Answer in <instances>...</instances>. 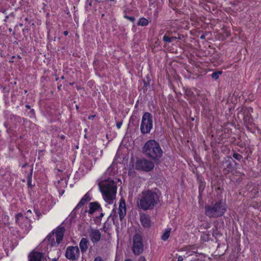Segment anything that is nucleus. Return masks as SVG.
I'll return each mask as SVG.
<instances>
[{
  "label": "nucleus",
  "mask_w": 261,
  "mask_h": 261,
  "mask_svg": "<svg viewBox=\"0 0 261 261\" xmlns=\"http://www.w3.org/2000/svg\"><path fill=\"white\" fill-rule=\"evenodd\" d=\"M159 201V194L155 191L148 190L139 195L137 204L139 208L147 211L152 210Z\"/></svg>",
  "instance_id": "1"
},
{
  "label": "nucleus",
  "mask_w": 261,
  "mask_h": 261,
  "mask_svg": "<svg viewBox=\"0 0 261 261\" xmlns=\"http://www.w3.org/2000/svg\"><path fill=\"white\" fill-rule=\"evenodd\" d=\"M142 153L146 157L159 163L163 156V151L158 142L155 140L147 141L142 147Z\"/></svg>",
  "instance_id": "2"
},
{
  "label": "nucleus",
  "mask_w": 261,
  "mask_h": 261,
  "mask_svg": "<svg viewBox=\"0 0 261 261\" xmlns=\"http://www.w3.org/2000/svg\"><path fill=\"white\" fill-rule=\"evenodd\" d=\"M98 185L104 199L109 203H112L113 200L115 198L117 192V186L114 181L108 179L101 181Z\"/></svg>",
  "instance_id": "3"
},
{
  "label": "nucleus",
  "mask_w": 261,
  "mask_h": 261,
  "mask_svg": "<svg viewBox=\"0 0 261 261\" xmlns=\"http://www.w3.org/2000/svg\"><path fill=\"white\" fill-rule=\"evenodd\" d=\"M226 210V205L222 200L213 202L205 206V214L210 218L222 216Z\"/></svg>",
  "instance_id": "4"
},
{
  "label": "nucleus",
  "mask_w": 261,
  "mask_h": 261,
  "mask_svg": "<svg viewBox=\"0 0 261 261\" xmlns=\"http://www.w3.org/2000/svg\"><path fill=\"white\" fill-rule=\"evenodd\" d=\"M65 231L64 227L60 225L47 236L45 241L47 240L48 241L50 247L58 245L63 240Z\"/></svg>",
  "instance_id": "5"
},
{
  "label": "nucleus",
  "mask_w": 261,
  "mask_h": 261,
  "mask_svg": "<svg viewBox=\"0 0 261 261\" xmlns=\"http://www.w3.org/2000/svg\"><path fill=\"white\" fill-rule=\"evenodd\" d=\"M153 127L152 116L148 112L144 113L141 123L140 130L142 134H146L150 133Z\"/></svg>",
  "instance_id": "6"
},
{
  "label": "nucleus",
  "mask_w": 261,
  "mask_h": 261,
  "mask_svg": "<svg viewBox=\"0 0 261 261\" xmlns=\"http://www.w3.org/2000/svg\"><path fill=\"white\" fill-rule=\"evenodd\" d=\"M154 167V163L145 158L137 159L135 163V169L137 170L148 172Z\"/></svg>",
  "instance_id": "7"
},
{
  "label": "nucleus",
  "mask_w": 261,
  "mask_h": 261,
  "mask_svg": "<svg viewBox=\"0 0 261 261\" xmlns=\"http://www.w3.org/2000/svg\"><path fill=\"white\" fill-rule=\"evenodd\" d=\"M143 251V244L142 237L136 234L133 237V251L135 254L139 255Z\"/></svg>",
  "instance_id": "8"
},
{
  "label": "nucleus",
  "mask_w": 261,
  "mask_h": 261,
  "mask_svg": "<svg viewBox=\"0 0 261 261\" xmlns=\"http://www.w3.org/2000/svg\"><path fill=\"white\" fill-rule=\"evenodd\" d=\"M66 257L72 261L77 260L80 257V250L77 246H68L65 252Z\"/></svg>",
  "instance_id": "9"
},
{
  "label": "nucleus",
  "mask_w": 261,
  "mask_h": 261,
  "mask_svg": "<svg viewBox=\"0 0 261 261\" xmlns=\"http://www.w3.org/2000/svg\"><path fill=\"white\" fill-rule=\"evenodd\" d=\"M89 232V237L93 243H96L100 240L101 233L98 229L91 228Z\"/></svg>",
  "instance_id": "10"
},
{
  "label": "nucleus",
  "mask_w": 261,
  "mask_h": 261,
  "mask_svg": "<svg viewBox=\"0 0 261 261\" xmlns=\"http://www.w3.org/2000/svg\"><path fill=\"white\" fill-rule=\"evenodd\" d=\"M140 220L142 225L145 228H149L151 226L150 217L145 214H142L140 216Z\"/></svg>",
  "instance_id": "11"
},
{
  "label": "nucleus",
  "mask_w": 261,
  "mask_h": 261,
  "mask_svg": "<svg viewBox=\"0 0 261 261\" xmlns=\"http://www.w3.org/2000/svg\"><path fill=\"white\" fill-rule=\"evenodd\" d=\"M91 200V198L90 197V194L89 192H87L84 197L81 199L79 203L77 204L75 208L73 210L72 213L73 214H75L76 213V211L83 206L87 201H90Z\"/></svg>",
  "instance_id": "12"
},
{
  "label": "nucleus",
  "mask_w": 261,
  "mask_h": 261,
  "mask_svg": "<svg viewBox=\"0 0 261 261\" xmlns=\"http://www.w3.org/2000/svg\"><path fill=\"white\" fill-rule=\"evenodd\" d=\"M126 210L125 200H122L120 202L118 208V214L120 220H122L126 215Z\"/></svg>",
  "instance_id": "13"
},
{
  "label": "nucleus",
  "mask_w": 261,
  "mask_h": 261,
  "mask_svg": "<svg viewBox=\"0 0 261 261\" xmlns=\"http://www.w3.org/2000/svg\"><path fill=\"white\" fill-rule=\"evenodd\" d=\"M29 261H42L43 255L39 252H33L29 255Z\"/></svg>",
  "instance_id": "14"
},
{
  "label": "nucleus",
  "mask_w": 261,
  "mask_h": 261,
  "mask_svg": "<svg viewBox=\"0 0 261 261\" xmlns=\"http://www.w3.org/2000/svg\"><path fill=\"white\" fill-rule=\"evenodd\" d=\"M89 241L86 238H83L80 243V247L82 252H85L88 247Z\"/></svg>",
  "instance_id": "15"
},
{
  "label": "nucleus",
  "mask_w": 261,
  "mask_h": 261,
  "mask_svg": "<svg viewBox=\"0 0 261 261\" xmlns=\"http://www.w3.org/2000/svg\"><path fill=\"white\" fill-rule=\"evenodd\" d=\"M89 205V213L90 214H93L95 211L101 208L99 204L96 202H91Z\"/></svg>",
  "instance_id": "16"
},
{
  "label": "nucleus",
  "mask_w": 261,
  "mask_h": 261,
  "mask_svg": "<svg viewBox=\"0 0 261 261\" xmlns=\"http://www.w3.org/2000/svg\"><path fill=\"white\" fill-rule=\"evenodd\" d=\"M169 35L170 33L168 32L163 37V40L165 42L171 43L173 41V40H176L177 39L176 37H169Z\"/></svg>",
  "instance_id": "17"
},
{
  "label": "nucleus",
  "mask_w": 261,
  "mask_h": 261,
  "mask_svg": "<svg viewBox=\"0 0 261 261\" xmlns=\"http://www.w3.org/2000/svg\"><path fill=\"white\" fill-rule=\"evenodd\" d=\"M170 232L171 228L166 229L165 232L163 234V235L161 237L162 240L164 241L167 240L170 237Z\"/></svg>",
  "instance_id": "18"
},
{
  "label": "nucleus",
  "mask_w": 261,
  "mask_h": 261,
  "mask_svg": "<svg viewBox=\"0 0 261 261\" xmlns=\"http://www.w3.org/2000/svg\"><path fill=\"white\" fill-rule=\"evenodd\" d=\"M148 20L147 19L143 17L140 19V20L138 22V25L141 26H146L148 24Z\"/></svg>",
  "instance_id": "19"
},
{
  "label": "nucleus",
  "mask_w": 261,
  "mask_h": 261,
  "mask_svg": "<svg viewBox=\"0 0 261 261\" xmlns=\"http://www.w3.org/2000/svg\"><path fill=\"white\" fill-rule=\"evenodd\" d=\"M221 74H222V71H218L213 72L211 76L213 79H214L215 80H217L219 78V75Z\"/></svg>",
  "instance_id": "20"
},
{
  "label": "nucleus",
  "mask_w": 261,
  "mask_h": 261,
  "mask_svg": "<svg viewBox=\"0 0 261 261\" xmlns=\"http://www.w3.org/2000/svg\"><path fill=\"white\" fill-rule=\"evenodd\" d=\"M16 222L19 224L20 223V221L23 219V217L22 214L21 213H19L16 216Z\"/></svg>",
  "instance_id": "21"
},
{
  "label": "nucleus",
  "mask_w": 261,
  "mask_h": 261,
  "mask_svg": "<svg viewBox=\"0 0 261 261\" xmlns=\"http://www.w3.org/2000/svg\"><path fill=\"white\" fill-rule=\"evenodd\" d=\"M232 156L239 161H240L243 159V156L242 155L236 152L233 153Z\"/></svg>",
  "instance_id": "22"
},
{
  "label": "nucleus",
  "mask_w": 261,
  "mask_h": 261,
  "mask_svg": "<svg viewBox=\"0 0 261 261\" xmlns=\"http://www.w3.org/2000/svg\"><path fill=\"white\" fill-rule=\"evenodd\" d=\"M32 172H31L29 175L28 177V187H31L32 186L31 182H32Z\"/></svg>",
  "instance_id": "23"
},
{
  "label": "nucleus",
  "mask_w": 261,
  "mask_h": 261,
  "mask_svg": "<svg viewBox=\"0 0 261 261\" xmlns=\"http://www.w3.org/2000/svg\"><path fill=\"white\" fill-rule=\"evenodd\" d=\"M230 160L233 161L232 159L230 157L228 158V160L226 161L227 163H228L226 166V168H228V169H231V168L232 167L231 162Z\"/></svg>",
  "instance_id": "24"
},
{
  "label": "nucleus",
  "mask_w": 261,
  "mask_h": 261,
  "mask_svg": "<svg viewBox=\"0 0 261 261\" xmlns=\"http://www.w3.org/2000/svg\"><path fill=\"white\" fill-rule=\"evenodd\" d=\"M124 17L132 22H134L135 20V18L134 16H128L127 15H125Z\"/></svg>",
  "instance_id": "25"
},
{
  "label": "nucleus",
  "mask_w": 261,
  "mask_h": 261,
  "mask_svg": "<svg viewBox=\"0 0 261 261\" xmlns=\"http://www.w3.org/2000/svg\"><path fill=\"white\" fill-rule=\"evenodd\" d=\"M215 229H216V231L214 230H213V232L212 233L213 236V237H216V236H217L218 235L219 236H221V234L217 231V227L215 228Z\"/></svg>",
  "instance_id": "26"
},
{
  "label": "nucleus",
  "mask_w": 261,
  "mask_h": 261,
  "mask_svg": "<svg viewBox=\"0 0 261 261\" xmlns=\"http://www.w3.org/2000/svg\"><path fill=\"white\" fill-rule=\"evenodd\" d=\"M122 124V121H119V122H117L116 123V126H117V127L118 128H119H119H120V127H121V126Z\"/></svg>",
  "instance_id": "27"
},
{
  "label": "nucleus",
  "mask_w": 261,
  "mask_h": 261,
  "mask_svg": "<svg viewBox=\"0 0 261 261\" xmlns=\"http://www.w3.org/2000/svg\"><path fill=\"white\" fill-rule=\"evenodd\" d=\"M94 261H103V260L101 257L97 256L95 258Z\"/></svg>",
  "instance_id": "28"
},
{
  "label": "nucleus",
  "mask_w": 261,
  "mask_h": 261,
  "mask_svg": "<svg viewBox=\"0 0 261 261\" xmlns=\"http://www.w3.org/2000/svg\"><path fill=\"white\" fill-rule=\"evenodd\" d=\"M35 212L38 218L41 215V213L40 212H39L38 211L35 210Z\"/></svg>",
  "instance_id": "29"
},
{
  "label": "nucleus",
  "mask_w": 261,
  "mask_h": 261,
  "mask_svg": "<svg viewBox=\"0 0 261 261\" xmlns=\"http://www.w3.org/2000/svg\"><path fill=\"white\" fill-rule=\"evenodd\" d=\"M32 213V212L31 210H28L27 213H26V215H27V216H26V218L28 219V217L29 216V214H31Z\"/></svg>",
  "instance_id": "30"
},
{
  "label": "nucleus",
  "mask_w": 261,
  "mask_h": 261,
  "mask_svg": "<svg viewBox=\"0 0 261 261\" xmlns=\"http://www.w3.org/2000/svg\"><path fill=\"white\" fill-rule=\"evenodd\" d=\"M183 260H184V258L182 257V256H179L178 257L177 261H183Z\"/></svg>",
  "instance_id": "31"
},
{
  "label": "nucleus",
  "mask_w": 261,
  "mask_h": 261,
  "mask_svg": "<svg viewBox=\"0 0 261 261\" xmlns=\"http://www.w3.org/2000/svg\"><path fill=\"white\" fill-rule=\"evenodd\" d=\"M192 92H191L190 90H187L186 91V94L187 95H190Z\"/></svg>",
  "instance_id": "32"
},
{
  "label": "nucleus",
  "mask_w": 261,
  "mask_h": 261,
  "mask_svg": "<svg viewBox=\"0 0 261 261\" xmlns=\"http://www.w3.org/2000/svg\"><path fill=\"white\" fill-rule=\"evenodd\" d=\"M139 260L140 261H145V259L144 257L142 256V257H140Z\"/></svg>",
  "instance_id": "33"
},
{
  "label": "nucleus",
  "mask_w": 261,
  "mask_h": 261,
  "mask_svg": "<svg viewBox=\"0 0 261 261\" xmlns=\"http://www.w3.org/2000/svg\"><path fill=\"white\" fill-rule=\"evenodd\" d=\"M64 33V35L65 36H67V35H68V32L67 31H64V33Z\"/></svg>",
  "instance_id": "34"
},
{
  "label": "nucleus",
  "mask_w": 261,
  "mask_h": 261,
  "mask_svg": "<svg viewBox=\"0 0 261 261\" xmlns=\"http://www.w3.org/2000/svg\"><path fill=\"white\" fill-rule=\"evenodd\" d=\"M65 136L64 135H62L61 136V139L62 140H64L65 139Z\"/></svg>",
  "instance_id": "35"
},
{
  "label": "nucleus",
  "mask_w": 261,
  "mask_h": 261,
  "mask_svg": "<svg viewBox=\"0 0 261 261\" xmlns=\"http://www.w3.org/2000/svg\"><path fill=\"white\" fill-rule=\"evenodd\" d=\"M25 107H26L27 108L29 109L31 108V107H30V106H29V105H26V106H25Z\"/></svg>",
  "instance_id": "36"
},
{
  "label": "nucleus",
  "mask_w": 261,
  "mask_h": 261,
  "mask_svg": "<svg viewBox=\"0 0 261 261\" xmlns=\"http://www.w3.org/2000/svg\"><path fill=\"white\" fill-rule=\"evenodd\" d=\"M200 38H201V39H204V36L203 35H201V36H200Z\"/></svg>",
  "instance_id": "37"
},
{
  "label": "nucleus",
  "mask_w": 261,
  "mask_h": 261,
  "mask_svg": "<svg viewBox=\"0 0 261 261\" xmlns=\"http://www.w3.org/2000/svg\"><path fill=\"white\" fill-rule=\"evenodd\" d=\"M91 5H92V2H91V1H90V2H89V5L91 6Z\"/></svg>",
  "instance_id": "38"
},
{
  "label": "nucleus",
  "mask_w": 261,
  "mask_h": 261,
  "mask_svg": "<svg viewBox=\"0 0 261 261\" xmlns=\"http://www.w3.org/2000/svg\"><path fill=\"white\" fill-rule=\"evenodd\" d=\"M110 168H109L107 169V170L106 172H109V171H110Z\"/></svg>",
  "instance_id": "39"
},
{
  "label": "nucleus",
  "mask_w": 261,
  "mask_h": 261,
  "mask_svg": "<svg viewBox=\"0 0 261 261\" xmlns=\"http://www.w3.org/2000/svg\"><path fill=\"white\" fill-rule=\"evenodd\" d=\"M210 227V224H207L206 225V228H209Z\"/></svg>",
  "instance_id": "40"
},
{
  "label": "nucleus",
  "mask_w": 261,
  "mask_h": 261,
  "mask_svg": "<svg viewBox=\"0 0 261 261\" xmlns=\"http://www.w3.org/2000/svg\"><path fill=\"white\" fill-rule=\"evenodd\" d=\"M52 261H58V260L56 258H54L52 260Z\"/></svg>",
  "instance_id": "41"
},
{
  "label": "nucleus",
  "mask_w": 261,
  "mask_h": 261,
  "mask_svg": "<svg viewBox=\"0 0 261 261\" xmlns=\"http://www.w3.org/2000/svg\"><path fill=\"white\" fill-rule=\"evenodd\" d=\"M25 21H28V20H29L28 18H27H27H25Z\"/></svg>",
  "instance_id": "42"
},
{
  "label": "nucleus",
  "mask_w": 261,
  "mask_h": 261,
  "mask_svg": "<svg viewBox=\"0 0 261 261\" xmlns=\"http://www.w3.org/2000/svg\"><path fill=\"white\" fill-rule=\"evenodd\" d=\"M76 109H79V106L77 105L76 106Z\"/></svg>",
  "instance_id": "43"
},
{
  "label": "nucleus",
  "mask_w": 261,
  "mask_h": 261,
  "mask_svg": "<svg viewBox=\"0 0 261 261\" xmlns=\"http://www.w3.org/2000/svg\"><path fill=\"white\" fill-rule=\"evenodd\" d=\"M125 261H132V260H130V259H127V260H125Z\"/></svg>",
  "instance_id": "44"
},
{
  "label": "nucleus",
  "mask_w": 261,
  "mask_h": 261,
  "mask_svg": "<svg viewBox=\"0 0 261 261\" xmlns=\"http://www.w3.org/2000/svg\"><path fill=\"white\" fill-rule=\"evenodd\" d=\"M33 111H34V110H33V109H32V110H31V112H33Z\"/></svg>",
  "instance_id": "45"
}]
</instances>
